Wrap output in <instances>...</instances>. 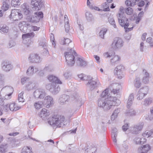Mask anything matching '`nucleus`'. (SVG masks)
Masks as SVG:
<instances>
[{
	"mask_svg": "<svg viewBox=\"0 0 153 153\" xmlns=\"http://www.w3.org/2000/svg\"><path fill=\"white\" fill-rule=\"evenodd\" d=\"M82 80L88 81L86 84L87 87L92 91L99 86L100 84L97 80H94V78L90 76L84 75Z\"/></svg>",
	"mask_w": 153,
	"mask_h": 153,
	"instance_id": "obj_3",
	"label": "nucleus"
},
{
	"mask_svg": "<svg viewBox=\"0 0 153 153\" xmlns=\"http://www.w3.org/2000/svg\"><path fill=\"white\" fill-rule=\"evenodd\" d=\"M108 21L110 24L112 25L114 28H116V25L115 24L114 20L113 18H108Z\"/></svg>",
	"mask_w": 153,
	"mask_h": 153,
	"instance_id": "obj_50",
	"label": "nucleus"
},
{
	"mask_svg": "<svg viewBox=\"0 0 153 153\" xmlns=\"http://www.w3.org/2000/svg\"><path fill=\"white\" fill-rule=\"evenodd\" d=\"M19 10L14 9L11 10V13L9 16L10 19H13L14 21H18L23 18V15L19 12Z\"/></svg>",
	"mask_w": 153,
	"mask_h": 153,
	"instance_id": "obj_9",
	"label": "nucleus"
},
{
	"mask_svg": "<svg viewBox=\"0 0 153 153\" xmlns=\"http://www.w3.org/2000/svg\"><path fill=\"white\" fill-rule=\"evenodd\" d=\"M34 14V15L27 16V19L32 23L37 22L43 17V13L42 12H35Z\"/></svg>",
	"mask_w": 153,
	"mask_h": 153,
	"instance_id": "obj_7",
	"label": "nucleus"
},
{
	"mask_svg": "<svg viewBox=\"0 0 153 153\" xmlns=\"http://www.w3.org/2000/svg\"><path fill=\"white\" fill-rule=\"evenodd\" d=\"M112 137L113 139V141L114 142L115 145H117V140L116 137L117 136V129L115 128H113L112 129Z\"/></svg>",
	"mask_w": 153,
	"mask_h": 153,
	"instance_id": "obj_24",
	"label": "nucleus"
},
{
	"mask_svg": "<svg viewBox=\"0 0 153 153\" xmlns=\"http://www.w3.org/2000/svg\"><path fill=\"white\" fill-rule=\"evenodd\" d=\"M64 120L65 117L63 116L57 115H54L53 116L50 118L48 120V122L51 125H55L60 127Z\"/></svg>",
	"mask_w": 153,
	"mask_h": 153,
	"instance_id": "obj_5",
	"label": "nucleus"
},
{
	"mask_svg": "<svg viewBox=\"0 0 153 153\" xmlns=\"http://www.w3.org/2000/svg\"><path fill=\"white\" fill-rule=\"evenodd\" d=\"M71 42V41L68 38L65 39L64 38L63 40H62V41L60 42V44L63 45H66L69 44Z\"/></svg>",
	"mask_w": 153,
	"mask_h": 153,
	"instance_id": "obj_49",
	"label": "nucleus"
},
{
	"mask_svg": "<svg viewBox=\"0 0 153 153\" xmlns=\"http://www.w3.org/2000/svg\"><path fill=\"white\" fill-rule=\"evenodd\" d=\"M114 73L116 74L117 77L119 79H121L123 77H124V75L123 74V71H114Z\"/></svg>",
	"mask_w": 153,
	"mask_h": 153,
	"instance_id": "obj_43",
	"label": "nucleus"
},
{
	"mask_svg": "<svg viewBox=\"0 0 153 153\" xmlns=\"http://www.w3.org/2000/svg\"><path fill=\"white\" fill-rule=\"evenodd\" d=\"M149 90V89L148 87H145L143 88H141L139 91V92H142L146 95L148 93Z\"/></svg>",
	"mask_w": 153,
	"mask_h": 153,
	"instance_id": "obj_39",
	"label": "nucleus"
},
{
	"mask_svg": "<svg viewBox=\"0 0 153 153\" xmlns=\"http://www.w3.org/2000/svg\"><path fill=\"white\" fill-rule=\"evenodd\" d=\"M116 85H117V86H119V87L118 88V89H113V91H112V92H113L114 94H117L119 92L120 87H121L120 85L118 84H116Z\"/></svg>",
	"mask_w": 153,
	"mask_h": 153,
	"instance_id": "obj_59",
	"label": "nucleus"
},
{
	"mask_svg": "<svg viewBox=\"0 0 153 153\" xmlns=\"http://www.w3.org/2000/svg\"><path fill=\"white\" fill-rule=\"evenodd\" d=\"M143 128V125L138 124L134 126L131 128L132 133L134 134H138L139 131H141Z\"/></svg>",
	"mask_w": 153,
	"mask_h": 153,
	"instance_id": "obj_17",
	"label": "nucleus"
},
{
	"mask_svg": "<svg viewBox=\"0 0 153 153\" xmlns=\"http://www.w3.org/2000/svg\"><path fill=\"white\" fill-rule=\"evenodd\" d=\"M28 59L30 62L33 63H39L42 60V58L37 54L33 53L30 54Z\"/></svg>",
	"mask_w": 153,
	"mask_h": 153,
	"instance_id": "obj_12",
	"label": "nucleus"
},
{
	"mask_svg": "<svg viewBox=\"0 0 153 153\" xmlns=\"http://www.w3.org/2000/svg\"><path fill=\"white\" fill-rule=\"evenodd\" d=\"M49 114V112H48V110L46 109L43 108L41 110L39 115L43 120H44L46 118V117L48 116Z\"/></svg>",
	"mask_w": 153,
	"mask_h": 153,
	"instance_id": "obj_22",
	"label": "nucleus"
},
{
	"mask_svg": "<svg viewBox=\"0 0 153 153\" xmlns=\"http://www.w3.org/2000/svg\"><path fill=\"white\" fill-rule=\"evenodd\" d=\"M34 36V33H28L23 34L22 35V38L23 40H25L27 38L33 37Z\"/></svg>",
	"mask_w": 153,
	"mask_h": 153,
	"instance_id": "obj_34",
	"label": "nucleus"
},
{
	"mask_svg": "<svg viewBox=\"0 0 153 153\" xmlns=\"http://www.w3.org/2000/svg\"><path fill=\"white\" fill-rule=\"evenodd\" d=\"M128 124L126 123L122 126V129L124 131H126L128 128Z\"/></svg>",
	"mask_w": 153,
	"mask_h": 153,
	"instance_id": "obj_64",
	"label": "nucleus"
},
{
	"mask_svg": "<svg viewBox=\"0 0 153 153\" xmlns=\"http://www.w3.org/2000/svg\"><path fill=\"white\" fill-rule=\"evenodd\" d=\"M134 86L136 88H139L141 85V83L139 79L138 78H136L134 82Z\"/></svg>",
	"mask_w": 153,
	"mask_h": 153,
	"instance_id": "obj_37",
	"label": "nucleus"
},
{
	"mask_svg": "<svg viewBox=\"0 0 153 153\" xmlns=\"http://www.w3.org/2000/svg\"><path fill=\"white\" fill-rule=\"evenodd\" d=\"M108 89H106L102 93L100 98H104L105 99L110 97L111 96H109L108 95Z\"/></svg>",
	"mask_w": 153,
	"mask_h": 153,
	"instance_id": "obj_35",
	"label": "nucleus"
},
{
	"mask_svg": "<svg viewBox=\"0 0 153 153\" xmlns=\"http://www.w3.org/2000/svg\"><path fill=\"white\" fill-rule=\"evenodd\" d=\"M19 26L20 30L23 33H26L27 32V28L24 26L19 23Z\"/></svg>",
	"mask_w": 153,
	"mask_h": 153,
	"instance_id": "obj_45",
	"label": "nucleus"
},
{
	"mask_svg": "<svg viewBox=\"0 0 153 153\" xmlns=\"http://www.w3.org/2000/svg\"><path fill=\"white\" fill-rule=\"evenodd\" d=\"M136 114V112L133 109H131L127 110L125 115L126 116H131L135 115Z\"/></svg>",
	"mask_w": 153,
	"mask_h": 153,
	"instance_id": "obj_28",
	"label": "nucleus"
},
{
	"mask_svg": "<svg viewBox=\"0 0 153 153\" xmlns=\"http://www.w3.org/2000/svg\"><path fill=\"white\" fill-rule=\"evenodd\" d=\"M46 88L54 95L58 93L60 90V88L58 84L55 83L48 84L46 85Z\"/></svg>",
	"mask_w": 153,
	"mask_h": 153,
	"instance_id": "obj_8",
	"label": "nucleus"
},
{
	"mask_svg": "<svg viewBox=\"0 0 153 153\" xmlns=\"http://www.w3.org/2000/svg\"><path fill=\"white\" fill-rule=\"evenodd\" d=\"M123 40L119 37H115L112 44V47L114 48H119L123 46Z\"/></svg>",
	"mask_w": 153,
	"mask_h": 153,
	"instance_id": "obj_10",
	"label": "nucleus"
},
{
	"mask_svg": "<svg viewBox=\"0 0 153 153\" xmlns=\"http://www.w3.org/2000/svg\"><path fill=\"white\" fill-rule=\"evenodd\" d=\"M65 31L68 32L69 31L70 29L68 21H66V22H65Z\"/></svg>",
	"mask_w": 153,
	"mask_h": 153,
	"instance_id": "obj_57",
	"label": "nucleus"
},
{
	"mask_svg": "<svg viewBox=\"0 0 153 153\" xmlns=\"http://www.w3.org/2000/svg\"><path fill=\"white\" fill-rule=\"evenodd\" d=\"M29 79L28 78L24 77L21 79V82L23 85L27 82L29 81Z\"/></svg>",
	"mask_w": 153,
	"mask_h": 153,
	"instance_id": "obj_61",
	"label": "nucleus"
},
{
	"mask_svg": "<svg viewBox=\"0 0 153 153\" xmlns=\"http://www.w3.org/2000/svg\"><path fill=\"white\" fill-rule=\"evenodd\" d=\"M47 43L46 42V40L44 38L40 40L39 43V45L40 46L42 47L44 49H45V52L47 55H48V54L49 53L47 49Z\"/></svg>",
	"mask_w": 153,
	"mask_h": 153,
	"instance_id": "obj_19",
	"label": "nucleus"
},
{
	"mask_svg": "<svg viewBox=\"0 0 153 153\" xmlns=\"http://www.w3.org/2000/svg\"><path fill=\"white\" fill-rule=\"evenodd\" d=\"M152 102V100L150 98H146L143 102V104L146 106L149 105Z\"/></svg>",
	"mask_w": 153,
	"mask_h": 153,
	"instance_id": "obj_48",
	"label": "nucleus"
},
{
	"mask_svg": "<svg viewBox=\"0 0 153 153\" xmlns=\"http://www.w3.org/2000/svg\"><path fill=\"white\" fill-rule=\"evenodd\" d=\"M33 71V67L31 66L27 69V74L28 75L31 76L34 74Z\"/></svg>",
	"mask_w": 153,
	"mask_h": 153,
	"instance_id": "obj_42",
	"label": "nucleus"
},
{
	"mask_svg": "<svg viewBox=\"0 0 153 153\" xmlns=\"http://www.w3.org/2000/svg\"><path fill=\"white\" fill-rule=\"evenodd\" d=\"M24 92H22L20 93L18 95V100L19 102H25V100L23 98V94Z\"/></svg>",
	"mask_w": 153,
	"mask_h": 153,
	"instance_id": "obj_40",
	"label": "nucleus"
},
{
	"mask_svg": "<svg viewBox=\"0 0 153 153\" xmlns=\"http://www.w3.org/2000/svg\"><path fill=\"white\" fill-rule=\"evenodd\" d=\"M43 102L44 105H46V108H49L53 104V99L51 96H47L44 99Z\"/></svg>",
	"mask_w": 153,
	"mask_h": 153,
	"instance_id": "obj_15",
	"label": "nucleus"
},
{
	"mask_svg": "<svg viewBox=\"0 0 153 153\" xmlns=\"http://www.w3.org/2000/svg\"><path fill=\"white\" fill-rule=\"evenodd\" d=\"M64 54L68 65L70 67L73 66L75 62L74 56H77L76 53L71 48L70 49L69 51L65 52Z\"/></svg>",
	"mask_w": 153,
	"mask_h": 153,
	"instance_id": "obj_4",
	"label": "nucleus"
},
{
	"mask_svg": "<svg viewBox=\"0 0 153 153\" xmlns=\"http://www.w3.org/2000/svg\"><path fill=\"white\" fill-rule=\"evenodd\" d=\"M7 146V144L5 145H1L0 147V151L2 153H4L6 152Z\"/></svg>",
	"mask_w": 153,
	"mask_h": 153,
	"instance_id": "obj_46",
	"label": "nucleus"
},
{
	"mask_svg": "<svg viewBox=\"0 0 153 153\" xmlns=\"http://www.w3.org/2000/svg\"><path fill=\"white\" fill-rule=\"evenodd\" d=\"M145 96H146L145 94L142 92H139V91L137 94V99L138 100H141Z\"/></svg>",
	"mask_w": 153,
	"mask_h": 153,
	"instance_id": "obj_53",
	"label": "nucleus"
},
{
	"mask_svg": "<svg viewBox=\"0 0 153 153\" xmlns=\"http://www.w3.org/2000/svg\"><path fill=\"white\" fill-rule=\"evenodd\" d=\"M29 7V6L26 3H24L21 6V8L24 14L25 15L28 14L30 12Z\"/></svg>",
	"mask_w": 153,
	"mask_h": 153,
	"instance_id": "obj_21",
	"label": "nucleus"
},
{
	"mask_svg": "<svg viewBox=\"0 0 153 153\" xmlns=\"http://www.w3.org/2000/svg\"><path fill=\"white\" fill-rule=\"evenodd\" d=\"M45 91L42 89H36L34 92V96L36 98H43L45 96Z\"/></svg>",
	"mask_w": 153,
	"mask_h": 153,
	"instance_id": "obj_13",
	"label": "nucleus"
},
{
	"mask_svg": "<svg viewBox=\"0 0 153 153\" xmlns=\"http://www.w3.org/2000/svg\"><path fill=\"white\" fill-rule=\"evenodd\" d=\"M151 149L150 146L146 144L139 148L138 151L139 153H146L147 152Z\"/></svg>",
	"mask_w": 153,
	"mask_h": 153,
	"instance_id": "obj_18",
	"label": "nucleus"
},
{
	"mask_svg": "<svg viewBox=\"0 0 153 153\" xmlns=\"http://www.w3.org/2000/svg\"><path fill=\"white\" fill-rule=\"evenodd\" d=\"M70 100L77 104L80 103L81 102V99L78 94L74 93L72 94L70 98L67 95H62L59 98V102L61 105H64L66 104Z\"/></svg>",
	"mask_w": 153,
	"mask_h": 153,
	"instance_id": "obj_2",
	"label": "nucleus"
},
{
	"mask_svg": "<svg viewBox=\"0 0 153 153\" xmlns=\"http://www.w3.org/2000/svg\"><path fill=\"white\" fill-rule=\"evenodd\" d=\"M126 13L128 15H131L133 13V10L131 8L128 7L126 9Z\"/></svg>",
	"mask_w": 153,
	"mask_h": 153,
	"instance_id": "obj_55",
	"label": "nucleus"
},
{
	"mask_svg": "<svg viewBox=\"0 0 153 153\" xmlns=\"http://www.w3.org/2000/svg\"><path fill=\"white\" fill-rule=\"evenodd\" d=\"M108 29L106 28H102L99 33V36L102 38L103 39L104 35L106 33Z\"/></svg>",
	"mask_w": 153,
	"mask_h": 153,
	"instance_id": "obj_33",
	"label": "nucleus"
},
{
	"mask_svg": "<svg viewBox=\"0 0 153 153\" xmlns=\"http://www.w3.org/2000/svg\"><path fill=\"white\" fill-rule=\"evenodd\" d=\"M120 111V108L116 109L113 112L111 116V119L112 120H114L118 117V114Z\"/></svg>",
	"mask_w": 153,
	"mask_h": 153,
	"instance_id": "obj_26",
	"label": "nucleus"
},
{
	"mask_svg": "<svg viewBox=\"0 0 153 153\" xmlns=\"http://www.w3.org/2000/svg\"><path fill=\"white\" fill-rule=\"evenodd\" d=\"M9 3L3 2V5L2 6V9L4 11H6L9 8Z\"/></svg>",
	"mask_w": 153,
	"mask_h": 153,
	"instance_id": "obj_52",
	"label": "nucleus"
},
{
	"mask_svg": "<svg viewBox=\"0 0 153 153\" xmlns=\"http://www.w3.org/2000/svg\"><path fill=\"white\" fill-rule=\"evenodd\" d=\"M135 0H127L125 1V4L127 6L132 7L134 5Z\"/></svg>",
	"mask_w": 153,
	"mask_h": 153,
	"instance_id": "obj_44",
	"label": "nucleus"
},
{
	"mask_svg": "<svg viewBox=\"0 0 153 153\" xmlns=\"http://www.w3.org/2000/svg\"><path fill=\"white\" fill-rule=\"evenodd\" d=\"M141 139H140V138L138 137H137L135 138L134 140L136 142V144H141Z\"/></svg>",
	"mask_w": 153,
	"mask_h": 153,
	"instance_id": "obj_62",
	"label": "nucleus"
},
{
	"mask_svg": "<svg viewBox=\"0 0 153 153\" xmlns=\"http://www.w3.org/2000/svg\"><path fill=\"white\" fill-rule=\"evenodd\" d=\"M120 58L117 55H115L113 58L111 59V62L112 63H115L118 61L119 60Z\"/></svg>",
	"mask_w": 153,
	"mask_h": 153,
	"instance_id": "obj_51",
	"label": "nucleus"
},
{
	"mask_svg": "<svg viewBox=\"0 0 153 153\" xmlns=\"http://www.w3.org/2000/svg\"><path fill=\"white\" fill-rule=\"evenodd\" d=\"M89 7H90V8L91 9H94L96 10H100V9L99 7L94 6L93 7L92 5H90V4H89V5H88Z\"/></svg>",
	"mask_w": 153,
	"mask_h": 153,
	"instance_id": "obj_63",
	"label": "nucleus"
},
{
	"mask_svg": "<svg viewBox=\"0 0 153 153\" xmlns=\"http://www.w3.org/2000/svg\"><path fill=\"white\" fill-rule=\"evenodd\" d=\"M50 39L51 42H52V45L53 46V47L55 48V43L54 41V36L53 34H51L50 36Z\"/></svg>",
	"mask_w": 153,
	"mask_h": 153,
	"instance_id": "obj_58",
	"label": "nucleus"
},
{
	"mask_svg": "<svg viewBox=\"0 0 153 153\" xmlns=\"http://www.w3.org/2000/svg\"><path fill=\"white\" fill-rule=\"evenodd\" d=\"M120 102L116 97L110 96V97L105 99L104 98H100L98 101V105L102 108L104 111H107L113 108L114 106L117 105Z\"/></svg>",
	"mask_w": 153,
	"mask_h": 153,
	"instance_id": "obj_1",
	"label": "nucleus"
},
{
	"mask_svg": "<svg viewBox=\"0 0 153 153\" xmlns=\"http://www.w3.org/2000/svg\"><path fill=\"white\" fill-rule=\"evenodd\" d=\"M21 24L23 25L24 26L26 27L27 28L29 27L30 26V24L29 22L25 21H22L19 22Z\"/></svg>",
	"mask_w": 153,
	"mask_h": 153,
	"instance_id": "obj_54",
	"label": "nucleus"
},
{
	"mask_svg": "<svg viewBox=\"0 0 153 153\" xmlns=\"http://www.w3.org/2000/svg\"><path fill=\"white\" fill-rule=\"evenodd\" d=\"M9 108L10 111H16L21 108V107L20 106H18L15 103L13 102L10 103L9 105Z\"/></svg>",
	"mask_w": 153,
	"mask_h": 153,
	"instance_id": "obj_23",
	"label": "nucleus"
},
{
	"mask_svg": "<svg viewBox=\"0 0 153 153\" xmlns=\"http://www.w3.org/2000/svg\"><path fill=\"white\" fill-rule=\"evenodd\" d=\"M124 69V67L122 65H120L117 66L115 69L114 71H123Z\"/></svg>",
	"mask_w": 153,
	"mask_h": 153,
	"instance_id": "obj_47",
	"label": "nucleus"
},
{
	"mask_svg": "<svg viewBox=\"0 0 153 153\" xmlns=\"http://www.w3.org/2000/svg\"><path fill=\"white\" fill-rule=\"evenodd\" d=\"M1 68L3 70L7 72L10 71L12 68V65L7 61H3L1 64Z\"/></svg>",
	"mask_w": 153,
	"mask_h": 153,
	"instance_id": "obj_14",
	"label": "nucleus"
},
{
	"mask_svg": "<svg viewBox=\"0 0 153 153\" xmlns=\"http://www.w3.org/2000/svg\"><path fill=\"white\" fill-rule=\"evenodd\" d=\"M36 85V84L33 82H29L26 86L27 90H30L33 89Z\"/></svg>",
	"mask_w": 153,
	"mask_h": 153,
	"instance_id": "obj_29",
	"label": "nucleus"
},
{
	"mask_svg": "<svg viewBox=\"0 0 153 153\" xmlns=\"http://www.w3.org/2000/svg\"><path fill=\"white\" fill-rule=\"evenodd\" d=\"M124 10V7L122 6H121L120 7V12L119 13V16L118 17H120V16H121V15H122V16H124L123 15Z\"/></svg>",
	"mask_w": 153,
	"mask_h": 153,
	"instance_id": "obj_60",
	"label": "nucleus"
},
{
	"mask_svg": "<svg viewBox=\"0 0 153 153\" xmlns=\"http://www.w3.org/2000/svg\"><path fill=\"white\" fill-rule=\"evenodd\" d=\"M76 59H77V64L79 66L84 67L87 65V62L83 60L82 58L77 57Z\"/></svg>",
	"mask_w": 153,
	"mask_h": 153,
	"instance_id": "obj_27",
	"label": "nucleus"
},
{
	"mask_svg": "<svg viewBox=\"0 0 153 153\" xmlns=\"http://www.w3.org/2000/svg\"><path fill=\"white\" fill-rule=\"evenodd\" d=\"M85 16L87 20L89 22L91 21L94 18L92 14L89 12L86 13Z\"/></svg>",
	"mask_w": 153,
	"mask_h": 153,
	"instance_id": "obj_38",
	"label": "nucleus"
},
{
	"mask_svg": "<svg viewBox=\"0 0 153 153\" xmlns=\"http://www.w3.org/2000/svg\"><path fill=\"white\" fill-rule=\"evenodd\" d=\"M119 23L120 25L123 27H124L125 31L128 32L132 30L133 27L128 28L129 26V21L128 19L124 16H122V15L118 17Z\"/></svg>",
	"mask_w": 153,
	"mask_h": 153,
	"instance_id": "obj_6",
	"label": "nucleus"
},
{
	"mask_svg": "<svg viewBox=\"0 0 153 153\" xmlns=\"http://www.w3.org/2000/svg\"><path fill=\"white\" fill-rule=\"evenodd\" d=\"M32 148L30 146L24 147L22 149L21 153H32Z\"/></svg>",
	"mask_w": 153,
	"mask_h": 153,
	"instance_id": "obj_31",
	"label": "nucleus"
},
{
	"mask_svg": "<svg viewBox=\"0 0 153 153\" xmlns=\"http://www.w3.org/2000/svg\"><path fill=\"white\" fill-rule=\"evenodd\" d=\"M115 53L113 52L112 54H111L109 52H105L103 54L105 58L110 57L114 55Z\"/></svg>",
	"mask_w": 153,
	"mask_h": 153,
	"instance_id": "obj_56",
	"label": "nucleus"
},
{
	"mask_svg": "<svg viewBox=\"0 0 153 153\" xmlns=\"http://www.w3.org/2000/svg\"><path fill=\"white\" fill-rule=\"evenodd\" d=\"M48 79L50 82H52L51 84H53V83L60 84L62 83L61 81L59 79H58L56 76L53 75L49 76L48 77Z\"/></svg>",
	"mask_w": 153,
	"mask_h": 153,
	"instance_id": "obj_20",
	"label": "nucleus"
},
{
	"mask_svg": "<svg viewBox=\"0 0 153 153\" xmlns=\"http://www.w3.org/2000/svg\"><path fill=\"white\" fill-rule=\"evenodd\" d=\"M20 4V0H12L11 1V5L14 7H15L17 5H19Z\"/></svg>",
	"mask_w": 153,
	"mask_h": 153,
	"instance_id": "obj_41",
	"label": "nucleus"
},
{
	"mask_svg": "<svg viewBox=\"0 0 153 153\" xmlns=\"http://www.w3.org/2000/svg\"><path fill=\"white\" fill-rule=\"evenodd\" d=\"M9 30L8 27L6 25H0V32L1 33H7Z\"/></svg>",
	"mask_w": 153,
	"mask_h": 153,
	"instance_id": "obj_30",
	"label": "nucleus"
},
{
	"mask_svg": "<svg viewBox=\"0 0 153 153\" xmlns=\"http://www.w3.org/2000/svg\"><path fill=\"white\" fill-rule=\"evenodd\" d=\"M43 105H44L43 102L38 101L34 104V106L36 109H39L42 107Z\"/></svg>",
	"mask_w": 153,
	"mask_h": 153,
	"instance_id": "obj_36",
	"label": "nucleus"
},
{
	"mask_svg": "<svg viewBox=\"0 0 153 153\" xmlns=\"http://www.w3.org/2000/svg\"><path fill=\"white\" fill-rule=\"evenodd\" d=\"M6 91L7 93H9V94H7V95H6L5 97H8L7 99H10L13 91V89L12 87L5 86L3 87L1 90V91Z\"/></svg>",
	"mask_w": 153,
	"mask_h": 153,
	"instance_id": "obj_16",
	"label": "nucleus"
},
{
	"mask_svg": "<svg viewBox=\"0 0 153 153\" xmlns=\"http://www.w3.org/2000/svg\"><path fill=\"white\" fill-rule=\"evenodd\" d=\"M44 2V0H31L30 4L33 7L37 8L38 10H39L43 7Z\"/></svg>",
	"mask_w": 153,
	"mask_h": 153,
	"instance_id": "obj_11",
	"label": "nucleus"
},
{
	"mask_svg": "<svg viewBox=\"0 0 153 153\" xmlns=\"http://www.w3.org/2000/svg\"><path fill=\"white\" fill-rule=\"evenodd\" d=\"M143 137L148 138L150 137H153V131H146L142 134Z\"/></svg>",
	"mask_w": 153,
	"mask_h": 153,
	"instance_id": "obj_32",
	"label": "nucleus"
},
{
	"mask_svg": "<svg viewBox=\"0 0 153 153\" xmlns=\"http://www.w3.org/2000/svg\"><path fill=\"white\" fill-rule=\"evenodd\" d=\"M143 72L144 74V77L143 79V82L145 84L149 82V74L145 69H143Z\"/></svg>",
	"mask_w": 153,
	"mask_h": 153,
	"instance_id": "obj_25",
	"label": "nucleus"
}]
</instances>
